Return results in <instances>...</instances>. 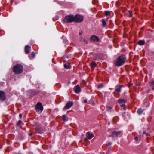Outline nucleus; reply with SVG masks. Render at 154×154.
<instances>
[{
  "label": "nucleus",
  "instance_id": "1",
  "mask_svg": "<svg viewBox=\"0 0 154 154\" xmlns=\"http://www.w3.org/2000/svg\"><path fill=\"white\" fill-rule=\"evenodd\" d=\"M125 60V57L124 55H122L118 57L115 62V64L118 66H122L124 63Z\"/></svg>",
  "mask_w": 154,
  "mask_h": 154
},
{
  "label": "nucleus",
  "instance_id": "2",
  "mask_svg": "<svg viewBox=\"0 0 154 154\" xmlns=\"http://www.w3.org/2000/svg\"><path fill=\"white\" fill-rule=\"evenodd\" d=\"M13 69L15 74H20L23 72V66L20 64H17L14 66Z\"/></svg>",
  "mask_w": 154,
  "mask_h": 154
},
{
  "label": "nucleus",
  "instance_id": "3",
  "mask_svg": "<svg viewBox=\"0 0 154 154\" xmlns=\"http://www.w3.org/2000/svg\"><path fill=\"white\" fill-rule=\"evenodd\" d=\"M64 21L67 23L74 22V16L72 15H70L66 16L64 19Z\"/></svg>",
  "mask_w": 154,
  "mask_h": 154
},
{
  "label": "nucleus",
  "instance_id": "4",
  "mask_svg": "<svg viewBox=\"0 0 154 154\" xmlns=\"http://www.w3.org/2000/svg\"><path fill=\"white\" fill-rule=\"evenodd\" d=\"M83 20V17L82 16L79 14H77L74 16V20L75 23H80L82 22Z\"/></svg>",
  "mask_w": 154,
  "mask_h": 154
},
{
  "label": "nucleus",
  "instance_id": "5",
  "mask_svg": "<svg viewBox=\"0 0 154 154\" xmlns=\"http://www.w3.org/2000/svg\"><path fill=\"white\" fill-rule=\"evenodd\" d=\"M35 108L37 111L41 113L43 109V107L40 102H38L35 106Z\"/></svg>",
  "mask_w": 154,
  "mask_h": 154
},
{
  "label": "nucleus",
  "instance_id": "6",
  "mask_svg": "<svg viewBox=\"0 0 154 154\" xmlns=\"http://www.w3.org/2000/svg\"><path fill=\"white\" fill-rule=\"evenodd\" d=\"M73 103L72 101L68 102L63 108V110H65L71 107L73 105Z\"/></svg>",
  "mask_w": 154,
  "mask_h": 154
},
{
  "label": "nucleus",
  "instance_id": "7",
  "mask_svg": "<svg viewBox=\"0 0 154 154\" xmlns=\"http://www.w3.org/2000/svg\"><path fill=\"white\" fill-rule=\"evenodd\" d=\"M6 99V95L4 92L0 90V100L4 101Z\"/></svg>",
  "mask_w": 154,
  "mask_h": 154
},
{
  "label": "nucleus",
  "instance_id": "8",
  "mask_svg": "<svg viewBox=\"0 0 154 154\" xmlns=\"http://www.w3.org/2000/svg\"><path fill=\"white\" fill-rule=\"evenodd\" d=\"M87 134L88 135L87 136V138H85L84 141H88V139H91L92 137H93L94 136V135L92 134H90V133L89 132L87 133Z\"/></svg>",
  "mask_w": 154,
  "mask_h": 154
},
{
  "label": "nucleus",
  "instance_id": "9",
  "mask_svg": "<svg viewBox=\"0 0 154 154\" xmlns=\"http://www.w3.org/2000/svg\"><path fill=\"white\" fill-rule=\"evenodd\" d=\"M90 39L91 41H93L94 42H98L99 41V38L96 35H92V36Z\"/></svg>",
  "mask_w": 154,
  "mask_h": 154
},
{
  "label": "nucleus",
  "instance_id": "10",
  "mask_svg": "<svg viewBox=\"0 0 154 154\" xmlns=\"http://www.w3.org/2000/svg\"><path fill=\"white\" fill-rule=\"evenodd\" d=\"M74 90L76 93H78L81 91V89L79 85H77L74 87Z\"/></svg>",
  "mask_w": 154,
  "mask_h": 154
},
{
  "label": "nucleus",
  "instance_id": "11",
  "mask_svg": "<svg viewBox=\"0 0 154 154\" xmlns=\"http://www.w3.org/2000/svg\"><path fill=\"white\" fill-rule=\"evenodd\" d=\"M94 59L96 60L97 59H103V57L100 54H96L94 55Z\"/></svg>",
  "mask_w": 154,
  "mask_h": 154
},
{
  "label": "nucleus",
  "instance_id": "12",
  "mask_svg": "<svg viewBox=\"0 0 154 154\" xmlns=\"http://www.w3.org/2000/svg\"><path fill=\"white\" fill-rule=\"evenodd\" d=\"M30 48V47L28 45L26 46L25 48V52L26 54H29L30 51L29 49Z\"/></svg>",
  "mask_w": 154,
  "mask_h": 154
},
{
  "label": "nucleus",
  "instance_id": "13",
  "mask_svg": "<svg viewBox=\"0 0 154 154\" xmlns=\"http://www.w3.org/2000/svg\"><path fill=\"white\" fill-rule=\"evenodd\" d=\"M35 129V131L39 133H42V132L41 130V128L38 126H37Z\"/></svg>",
  "mask_w": 154,
  "mask_h": 154
},
{
  "label": "nucleus",
  "instance_id": "14",
  "mask_svg": "<svg viewBox=\"0 0 154 154\" xmlns=\"http://www.w3.org/2000/svg\"><path fill=\"white\" fill-rule=\"evenodd\" d=\"M145 43V41L144 40H140L138 42L137 44L140 45H143Z\"/></svg>",
  "mask_w": 154,
  "mask_h": 154
},
{
  "label": "nucleus",
  "instance_id": "15",
  "mask_svg": "<svg viewBox=\"0 0 154 154\" xmlns=\"http://www.w3.org/2000/svg\"><path fill=\"white\" fill-rule=\"evenodd\" d=\"M122 88V86L119 85L117 88L115 89V91L118 93H119L121 92V89Z\"/></svg>",
  "mask_w": 154,
  "mask_h": 154
},
{
  "label": "nucleus",
  "instance_id": "16",
  "mask_svg": "<svg viewBox=\"0 0 154 154\" xmlns=\"http://www.w3.org/2000/svg\"><path fill=\"white\" fill-rule=\"evenodd\" d=\"M64 66L65 69H69L71 67L69 63H68L67 64H65L64 65Z\"/></svg>",
  "mask_w": 154,
  "mask_h": 154
},
{
  "label": "nucleus",
  "instance_id": "17",
  "mask_svg": "<svg viewBox=\"0 0 154 154\" xmlns=\"http://www.w3.org/2000/svg\"><path fill=\"white\" fill-rule=\"evenodd\" d=\"M91 66L92 68H94L96 66V63L95 62H92L91 64Z\"/></svg>",
  "mask_w": 154,
  "mask_h": 154
},
{
  "label": "nucleus",
  "instance_id": "18",
  "mask_svg": "<svg viewBox=\"0 0 154 154\" xmlns=\"http://www.w3.org/2000/svg\"><path fill=\"white\" fill-rule=\"evenodd\" d=\"M118 102L120 103H125L126 101L123 99H119L118 101Z\"/></svg>",
  "mask_w": 154,
  "mask_h": 154
},
{
  "label": "nucleus",
  "instance_id": "19",
  "mask_svg": "<svg viewBox=\"0 0 154 154\" xmlns=\"http://www.w3.org/2000/svg\"><path fill=\"white\" fill-rule=\"evenodd\" d=\"M143 111L142 109L140 108L137 110V112L138 114L141 115L143 113Z\"/></svg>",
  "mask_w": 154,
  "mask_h": 154
},
{
  "label": "nucleus",
  "instance_id": "20",
  "mask_svg": "<svg viewBox=\"0 0 154 154\" xmlns=\"http://www.w3.org/2000/svg\"><path fill=\"white\" fill-rule=\"evenodd\" d=\"M102 25L103 27H105L106 25V23L104 19L102 20Z\"/></svg>",
  "mask_w": 154,
  "mask_h": 154
},
{
  "label": "nucleus",
  "instance_id": "21",
  "mask_svg": "<svg viewBox=\"0 0 154 154\" xmlns=\"http://www.w3.org/2000/svg\"><path fill=\"white\" fill-rule=\"evenodd\" d=\"M150 86L152 88V89L154 90V81H152L150 83Z\"/></svg>",
  "mask_w": 154,
  "mask_h": 154
},
{
  "label": "nucleus",
  "instance_id": "22",
  "mask_svg": "<svg viewBox=\"0 0 154 154\" xmlns=\"http://www.w3.org/2000/svg\"><path fill=\"white\" fill-rule=\"evenodd\" d=\"M62 117V119L63 121H66V115H63Z\"/></svg>",
  "mask_w": 154,
  "mask_h": 154
},
{
  "label": "nucleus",
  "instance_id": "23",
  "mask_svg": "<svg viewBox=\"0 0 154 154\" xmlns=\"http://www.w3.org/2000/svg\"><path fill=\"white\" fill-rule=\"evenodd\" d=\"M103 86V85L102 84H101L98 85L97 88H102Z\"/></svg>",
  "mask_w": 154,
  "mask_h": 154
},
{
  "label": "nucleus",
  "instance_id": "24",
  "mask_svg": "<svg viewBox=\"0 0 154 154\" xmlns=\"http://www.w3.org/2000/svg\"><path fill=\"white\" fill-rule=\"evenodd\" d=\"M115 132H116V131H115L112 132V137H114L115 136H116V134H115Z\"/></svg>",
  "mask_w": 154,
  "mask_h": 154
},
{
  "label": "nucleus",
  "instance_id": "25",
  "mask_svg": "<svg viewBox=\"0 0 154 154\" xmlns=\"http://www.w3.org/2000/svg\"><path fill=\"white\" fill-rule=\"evenodd\" d=\"M122 132V131H119L117 132L116 131V132H115V134H116V137H117L118 135L120 134V133Z\"/></svg>",
  "mask_w": 154,
  "mask_h": 154
},
{
  "label": "nucleus",
  "instance_id": "26",
  "mask_svg": "<svg viewBox=\"0 0 154 154\" xmlns=\"http://www.w3.org/2000/svg\"><path fill=\"white\" fill-rule=\"evenodd\" d=\"M110 14V12L108 11H106L105 12V14L106 16H107Z\"/></svg>",
  "mask_w": 154,
  "mask_h": 154
},
{
  "label": "nucleus",
  "instance_id": "27",
  "mask_svg": "<svg viewBox=\"0 0 154 154\" xmlns=\"http://www.w3.org/2000/svg\"><path fill=\"white\" fill-rule=\"evenodd\" d=\"M21 122V120H19L17 122V125L18 126H20V127H21L20 126V123Z\"/></svg>",
  "mask_w": 154,
  "mask_h": 154
},
{
  "label": "nucleus",
  "instance_id": "28",
  "mask_svg": "<svg viewBox=\"0 0 154 154\" xmlns=\"http://www.w3.org/2000/svg\"><path fill=\"white\" fill-rule=\"evenodd\" d=\"M31 55L32 56V58H34L35 56V54L34 52H32V53L31 54Z\"/></svg>",
  "mask_w": 154,
  "mask_h": 154
},
{
  "label": "nucleus",
  "instance_id": "29",
  "mask_svg": "<svg viewBox=\"0 0 154 154\" xmlns=\"http://www.w3.org/2000/svg\"><path fill=\"white\" fill-rule=\"evenodd\" d=\"M128 12H129V13L130 15L129 16L130 17H132V11H131L129 10V11H128Z\"/></svg>",
  "mask_w": 154,
  "mask_h": 154
},
{
  "label": "nucleus",
  "instance_id": "30",
  "mask_svg": "<svg viewBox=\"0 0 154 154\" xmlns=\"http://www.w3.org/2000/svg\"><path fill=\"white\" fill-rule=\"evenodd\" d=\"M121 106H122V107H124V109H125V104H122V105H121Z\"/></svg>",
  "mask_w": 154,
  "mask_h": 154
},
{
  "label": "nucleus",
  "instance_id": "31",
  "mask_svg": "<svg viewBox=\"0 0 154 154\" xmlns=\"http://www.w3.org/2000/svg\"><path fill=\"white\" fill-rule=\"evenodd\" d=\"M83 32L82 31H80L79 32V34L80 35H81L82 34Z\"/></svg>",
  "mask_w": 154,
  "mask_h": 154
},
{
  "label": "nucleus",
  "instance_id": "32",
  "mask_svg": "<svg viewBox=\"0 0 154 154\" xmlns=\"http://www.w3.org/2000/svg\"><path fill=\"white\" fill-rule=\"evenodd\" d=\"M83 41L86 44H87L88 43V41L85 39H83Z\"/></svg>",
  "mask_w": 154,
  "mask_h": 154
},
{
  "label": "nucleus",
  "instance_id": "33",
  "mask_svg": "<svg viewBox=\"0 0 154 154\" xmlns=\"http://www.w3.org/2000/svg\"><path fill=\"white\" fill-rule=\"evenodd\" d=\"M107 108H108L109 109H112V107H108V106H107Z\"/></svg>",
  "mask_w": 154,
  "mask_h": 154
},
{
  "label": "nucleus",
  "instance_id": "34",
  "mask_svg": "<svg viewBox=\"0 0 154 154\" xmlns=\"http://www.w3.org/2000/svg\"><path fill=\"white\" fill-rule=\"evenodd\" d=\"M138 137H136L135 138V141H138Z\"/></svg>",
  "mask_w": 154,
  "mask_h": 154
},
{
  "label": "nucleus",
  "instance_id": "35",
  "mask_svg": "<svg viewBox=\"0 0 154 154\" xmlns=\"http://www.w3.org/2000/svg\"><path fill=\"white\" fill-rule=\"evenodd\" d=\"M19 117H20V118H21L22 117V115L21 114H20L19 115Z\"/></svg>",
  "mask_w": 154,
  "mask_h": 154
},
{
  "label": "nucleus",
  "instance_id": "36",
  "mask_svg": "<svg viewBox=\"0 0 154 154\" xmlns=\"http://www.w3.org/2000/svg\"><path fill=\"white\" fill-rule=\"evenodd\" d=\"M87 102V100H86V99H85L84 100V102L85 103H86Z\"/></svg>",
  "mask_w": 154,
  "mask_h": 154
},
{
  "label": "nucleus",
  "instance_id": "37",
  "mask_svg": "<svg viewBox=\"0 0 154 154\" xmlns=\"http://www.w3.org/2000/svg\"><path fill=\"white\" fill-rule=\"evenodd\" d=\"M111 143L110 142H109L108 143V144H107V146H110V145H111Z\"/></svg>",
  "mask_w": 154,
  "mask_h": 154
},
{
  "label": "nucleus",
  "instance_id": "38",
  "mask_svg": "<svg viewBox=\"0 0 154 154\" xmlns=\"http://www.w3.org/2000/svg\"><path fill=\"white\" fill-rule=\"evenodd\" d=\"M83 39V38L82 37H81L80 38V41H82V40Z\"/></svg>",
  "mask_w": 154,
  "mask_h": 154
},
{
  "label": "nucleus",
  "instance_id": "39",
  "mask_svg": "<svg viewBox=\"0 0 154 154\" xmlns=\"http://www.w3.org/2000/svg\"><path fill=\"white\" fill-rule=\"evenodd\" d=\"M112 134H110V135H109V137H112Z\"/></svg>",
  "mask_w": 154,
  "mask_h": 154
},
{
  "label": "nucleus",
  "instance_id": "40",
  "mask_svg": "<svg viewBox=\"0 0 154 154\" xmlns=\"http://www.w3.org/2000/svg\"><path fill=\"white\" fill-rule=\"evenodd\" d=\"M146 134L147 135V136H148L149 135L148 133H146Z\"/></svg>",
  "mask_w": 154,
  "mask_h": 154
},
{
  "label": "nucleus",
  "instance_id": "41",
  "mask_svg": "<svg viewBox=\"0 0 154 154\" xmlns=\"http://www.w3.org/2000/svg\"><path fill=\"white\" fill-rule=\"evenodd\" d=\"M32 133H30V134H29V135L30 136H31V135H32Z\"/></svg>",
  "mask_w": 154,
  "mask_h": 154
},
{
  "label": "nucleus",
  "instance_id": "42",
  "mask_svg": "<svg viewBox=\"0 0 154 154\" xmlns=\"http://www.w3.org/2000/svg\"><path fill=\"white\" fill-rule=\"evenodd\" d=\"M70 83V81H69L68 82V84H69Z\"/></svg>",
  "mask_w": 154,
  "mask_h": 154
},
{
  "label": "nucleus",
  "instance_id": "43",
  "mask_svg": "<svg viewBox=\"0 0 154 154\" xmlns=\"http://www.w3.org/2000/svg\"><path fill=\"white\" fill-rule=\"evenodd\" d=\"M143 133L144 134H146V131H144L143 132Z\"/></svg>",
  "mask_w": 154,
  "mask_h": 154
},
{
  "label": "nucleus",
  "instance_id": "44",
  "mask_svg": "<svg viewBox=\"0 0 154 154\" xmlns=\"http://www.w3.org/2000/svg\"><path fill=\"white\" fill-rule=\"evenodd\" d=\"M83 84H85V82H83Z\"/></svg>",
  "mask_w": 154,
  "mask_h": 154
},
{
  "label": "nucleus",
  "instance_id": "45",
  "mask_svg": "<svg viewBox=\"0 0 154 154\" xmlns=\"http://www.w3.org/2000/svg\"><path fill=\"white\" fill-rule=\"evenodd\" d=\"M108 125H110V122H109L108 123Z\"/></svg>",
  "mask_w": 154,
  "mask_h": 154
},
{
  "label": "nucleus",
  "instance_id": "46",
  "mask_svg": "<svg viewBox=\"0 0 154 154\" xmlns=\"http://www.w3.org/2000/svg\"><path fill=\"white\" fill-rule=\"evenodd\" d=\"M132 85V84H130V85H129V86H131Z\"/></svg>",
  "mask_w": 154,
  "mask_h": 154
},
{
  "label": "nucleus",
  "instance_id": "47",
  "mask_svg": "<svg viewBox=\"0 0 154 154\" xmlns=\"http://www.w3.org/2000/svg\"><path fill=\"white\" fill-rule=\"evenodd\" d=\"M94 103H93V105H94Z\"/></svg>",
  "mask_w": 154,
  "mask_h": 154
},
{
  "label": "nucleus",
  "instance_id": "48",
  "mask_svg": "<svg viewBox=\"0 0 154 154\" xmlns=\"http://www.w3.org/2000/svg\"><path fill=\"white\" fill-rule=\"evenodd\" d=\"M95 0H94L93 2H94V1H95Z\"/></svg>",
  "mask_w": 154,
  "mask_h": 154
}]
</instances>
